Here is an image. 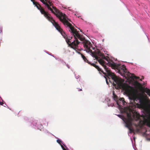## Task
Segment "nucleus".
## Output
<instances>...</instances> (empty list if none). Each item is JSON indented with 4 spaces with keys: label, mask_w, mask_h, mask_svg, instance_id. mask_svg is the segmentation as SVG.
I'll return each instance as SVG.
<instances>
[{
    "label": "nucleus",
    "mask_w": 150,
    "mask_h": 150,
    "mask_svg": "<svg viewBox=\"0 0 150 150\" xmlns=\"http://www.w3.org/2000/svg\"><path fill=\"white\" fill-rule=\"evenodd\" d=\"M147 123L148 126L150 127V120H147Z\"/></svg>",
    "instance_id": "dca6fc26"
},
{
    "label": "nucleus",
    "mask_w": 150,
    "mask_h": 150,
    "mask_svg": "<svg viewBox=\"0 0 150 150\" xmlns=\"http://www.w3.org/2000/svg\"><path fill=\"white\" fill-rule=\"evenodd\" d=\"M61 147H62V148L63 150H66L65 148H64L63 146H62V145H61Z\"/></svg>",
    "instance_id": "6ab92c4d"
},
{
    "label": "nucleus",
    "mask_w": 150,
    "mask_h": 150,
    "mask_svg": "<svg viewBox=\"0 0 150 150\" xmlns=\"http://www.w3.org/2000/svg\"><path fill=\"white\" fill-rule=\"evenodd\" d=\"M116 103L118 105L120 106L121 104L123 105H124L126 102L125 101V99L123 98H121L118 99Z\"/></svg>",
    "instance_id": "6e6552de"
},
{
    "label": "nucleus",
    "mask_w": 150,
    "mask_h": 150,
    "mask_svg": "<svg viewBox=\"0 0 150 150\" xmlns=\"http://www.w3.org/2000/svg\"><path fill=\"white\" fill-rule=\"evenodd\" d=\"M145 104L146 107H142L144 108H146L148 107L150 108V100L149 99H146L145 98Z\"/></svg>",
    "instance_id": "9b49d317"
},
{
    "label": "nucleus",
    "mask_w": 150,
    "mask_h": 150,
    "mask_svg": "<svg viewBox=\"0 0 150 150\" xmlns=\"http://www.w3.org/2000/svg\"><path fill=\"white\" fill-rule=\"evenodd\" d=\"M127 116L128 117V119L126 120V122H125V124L127 123L128 121H130L131 123H132V119L131 117V115L130 114L127 113Z\"/></svg>",
    "instance_id": "9d476101"
},
{
    "label": "nucleus",
    "mask_w": 150,
    "mask_h": 150,
    "mask_svg": "<svg viewBox=\"0 0 150 150\" xmlns=\"http://www.w3.org/2000/svg\"><path fill=\"white\" fill-rule=\"evenodd\" d=\"M3 104H4V103H3V102H0V104L1 105H3Z\"/></svg>",
    "instance_id": "412c9836"
},
{
    "label": "nucleus",
    "mask_w": 150,
    "mask_h": 150,
    "mask_svg": "<svg viewBox=\"0 0 150 150\" xmlns=\"http://www.w3.org/2000/svg\"><path fill=\"white\" fill-rule=\"evenodd\" d=\"M94 67L96 68L99 72L101 71V72L103 73L109 79V81L110 82V76H108V74H107V73H105L103 72V71L101 69H100L99 67L98 66L96 65H95V66H94Z\"/></svg>",
    "instance_id": "1a4fd4ad"
},
{
    "label": "nucleus",
    "mask_w": 150,
    "mask_h": 150,
    "mask_svg": "<svg viewBox=\"0 0 150 150\" xmlns=\"http://www.w3.org/2000/svg\"><path fill=\"white\" fill-rule=\"evenodd\" d=\"M118 116L119 117H121V115H118Z\"/></svg>",
    "instance_id": "5701e85b"
},
{
    "label": "nucleus",
    "mask_w": 150,
    "mask_h": 150,
    "mask_svg": "<svg viewBox=\"0 0 150 150\" xmlns=\"http://www.w3.org/2000/svg\"><path fill=\"white\" fill-rule=\"evenodd\" d=\"M83 59L85 62H87L89 64H91V62L88 61V60L87 59L86 57Z\"/></svg>",
    "instance_id": "4468645a"
},
{
    "label": "nucleus",
    "mask_w": 150,
    "mask_h": 150,
    "mask_svg": "<svg viewBox=\"0 0 150 150\" xmlns=\"http://www.w3.org/2000/svg\"><path fill=\"white\" fill-rule=\"evenodd\" d=\"M89 52L92 53L93 56L104 67L105 71L107 73L108 76H110L115 83H113V85L115 86L117 85L118 86H120L122 82V79L115 76L114 73L111 72L110 69L107 68L106 66L105 65V62L103 59H105L108 62L110 60L109 57L108 56L105 57L104 54L102 53L100 51H96L95 52H93L91 51Z\"/></svg>",
    "instance_id": "f03ea898"
},
{
    "label": "nucleus",
    "mask_w": 150,
    "mask_h": 150,
    "mask_svg": "<svg viewBox=\"0 0 150 150\" xmlns=\"http://www.w3.org/2000/svg\"><path fill=\"white\" fill-rule=\"evenodd\" d=\"M131 99L134 101L138 99L139 101L140 105L142 107H146L145 98L143 95L140 93L137 96L132 95L131 97Z\"/></svg>",
    "instance_id": "39448f33"
},
{
    "label": "nucleus",
    "mask_w": 150,
    "mask_h": 150,
    "mask_svg": "<svg viewBox=\"0 0 150 150\" xmlns=\"http://www.w3.org/2000/svg\"><path fill=\"white\" fill-rule=\"evenodd\" d=\"M113 98L114 100L116 102L118 100V97L117 96V95L115 94L114 91H113Z\"/></svg>",
    "instance_id": "f8f14e48"
},
{
    "label": "nucleus",
    "mask_w": 150,
    "mask_h": 150,
    "mask_svg": "<svg viewBox=\"0 0 150 150\" xmlns=\"http://www.w3.org/2000/svg\"><path fill=\"white\" fill-rule=\"evenodd\" d=\"M140 80H141V81H142V79H140Z\"/></svg>",
    "instance_id": "a878e982"
},
{
    "label": "nucleus",
    "mask_w": 150,
    "mask_h": 150,
    "mask_svg": "<svg viewBox=\"0 0 150 150\" xmlns=\"http://www.w3.org/2000/svg\"><path fill=\"white\" fill-rule=\"evenodd\" d=\"M41 1L45 5L48 9L56 15L65 27L67 28L69 27V31L74 37V40L71 42L70 40L71 39L72 37L67 36L66 40L69 46L74 50L78 49V45L80 42L77 40V39H78L80 40L83 41V46L86 50V52H89L91 51V50L90 49L91 47V42L85 40V38L82 35L79 34V31L75 29L72 24L68 21V20L69 21H71L67 18L65 14L60 12L55 7L53 6V4L50 1Z\"/></svg>",
    "instance_id": "f257e3e1"
},
{
    "label": "nucleus",
    "mask_w": 150,
    "mask_h": 150,
    "mask_svg": "<svg viewBox=\"0 0 150 150\" xmlns=\"http://www.w3.org/2000/svg\"><path fill=\"white\" fill-rule=\"evenodd\" d=\"M81 56L82 57V58L83 59H84V58H85V57L81 53Z\"/></svg>",
    "instance_id": "f3484780"
},
{
    "label": "nucleus",
    "mask_w": 150,
    "mask_h": 150,
    "mask_svg": "<svg viewBox=\"0 0 150 150\" xmlns=\"http://www.w3.org/2000/svg\"><path fill=\"white\" fill-rule=\"evenodd\" d=\"M142 79H144V77H143V76H142Z\"/></svg>",
    "instance_id": "393cba45"
},
{
    "label": "nucleus",
    "mask_w": 150,
    "mask_h": 150,
    "mask_svg": "<svg viewBox=\"0 0 150 150\" xmlns=\"http://www.w3.org/2000/svg\"><path fill=\"white\" fill-rule=\"evenodd\" d=\"M78 89H79V91H82V88L81 87V88H77Z\"/></svg>",
    "instance_id": "aec40b11"
},
{
    "label": "nucleus",
    "mask_w": 150,
    "mask_h": 150,
    "mask_svg": "<svg viewBox=\"0 0 150 150\" xmlns=\"http://www.w3.org/2000/svg\"><path fill=\"white\" fill-rule=\"evenodd\" d=\"M144 91L150 96V90L149 89L146 88L144 89Z\"/></svg>",
    "instance_id": "ddd939ff"
},
{
    "label": "nucleus",
    "mask_w": 150,
    "mask_h": 150,
    "mask_svg": "<svg viewBox=\"0 0 150 150\" xmlns=\"http://www.w3.org/2000/svg\"><path fill=\"white\" fill-rule=\"evenodd\" d=\"M31 1L33 2V4L36 6L38 9L40 10L41 14H43L45 17L49 21H50L52 24L55 22V21L53 19L52 17L49 16L48 14L45 11L44 9L38 3L35 1Z\"/></svg>",
    "instance_id": "20e7f679"
},
{
    "label": "nucleus",
    "mask_w": 150,
    "mask_h": 150,
    "mask_svg": "<svg viewBox=\"0 0 150 150\" xmlns=\"http://www.w3.org/2000/svg\"><path fill=\"white\" fill-rule=\"evenodd\" d=\"M126 127H127L129 130L130 133H132L134 132V129L131 128L132 123H131L130 122L128 121L127 122V123H126Z\"/></svg>",
    "instance_id": "0eeeda50"
},
{
    "label": "nucleus",
    "mask_w": 150,
    "mask_h": 150,
    "mask_svg": "<svg viewBox=\"0 0 150 150\" xmlns=\"http://www.w3.org/2000/svg\"><path fill=\"white\" fill-rule=\"evenodd\" d=\"M106 82L107 83V84H108V80L106 79Z\"/></svg>",
    "instance_id": "4be33fe9"
},
{
    "label": "nucleus",
    "mask_w": 150,
    "mask_h": 150,
    "mask_svg": "<svg viewBox=\"0 0 150 150\" xmlns=\"http://www.w3.org/2000/svg\"><path fill=\"white\" fill-rule=\"evenodd\" d=\"M111 67L114 69H116L117 72L121 75L123 76H126L128 78L134 79H139V77L135 76L133 74H131L128 72L124 65H121L120 64H116L114 62L111 64Z\"/></svg>",
    "instance_id": "7ed1b4c3"
},
{
    "label": "nucleus",
    "mask_w": 150,
    "mask_h": 150,
    "mask_svg": "<svg viewBox=\"0 0 150 150\" xmlns=\"http://www.w3.org/2000/svg\"><path fill=\"white\" fill-rule=\"evenodd\" d=\"M57 143L61 145V144L62 143V142L61 140L59 139H57Z\"/></svg>",
    "instance_id": "2eb2a0df"
},
{
    "label": "nucleus",
    "mask_w": 150,
    "mask_h": 150,
    "mask_svg": "<svg viewBox=\"0 0 150 150\" xmlns=\"http://www.w3.org/2000/svg\"><path fill=\"white\" fill-rule=\"evenodd\" d=\"M136 83H137V84H139V83H138V82H136Z\"/></svg>",
    "instance_id": "b1692460"
},
{
    "label": "nucleus",
    "mask_w": 150,
    "mask_h": 150,
    "mask_svg": "<svg viewBox=\"0 0 150 150\" xmlns=\"http://www.w3.org/2000/svg\"><path fill=\"white\" fill-rule=\"evenodd\" d=\"M53 25L54 26L56 29L60 33L63 37L66 40L67 38V35H66L65 33L63 31V30L61 28L59 24L55 22Z\"/></svg>",
    "instance_id": "423d86ee"
},
{
    "label": "nucleus",
    "mask_w": 150,
    "mask_h": 150,
    "mask_svg": "<svg viewBox=\"0 0 150 150\" xmlns=\"http://www.w3.org/2000/svg\"><path fill=\"white\" fill-rule=\"evenodd\" d=\"M91 64V65L93 66V67H94V66H95V65H96V64L94 63H91V64Z\"/></svg>",
    "instance_id": "a211bd4d"
}]
</instances>
